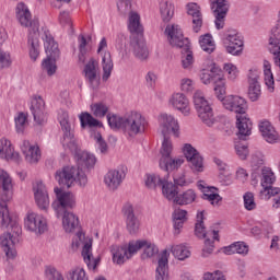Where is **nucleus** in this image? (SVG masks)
Returning <instances> with one entry per match:
<instances>
[{
	"label": "nucleus",
	"instance_id": "20e7f679",
	"mask_svg": "<svg viewBox=\"0 0 280 280\" xmlns=\"http://www.w3.org/2000/svg\"><path fill=\"white\" fill-rule=\"evenodd\" d=\"M55 180L62 187H73L75 183L80 187H86L89 177L84 173V170L74 166H63L55 173Z\"/></svg>",
	"mask_w": 280,
	"mask_h": 280
},
{
	"label": "nucleus",
	"instance_id": "cd10ccee",
	"mask_svg": "<svg viewBox=\"0 0 280 280\" xmlns=\"http://www.w3.org/2000/svg\"><path fill=\"white\" fill-rule=\"evenodd\" d=\"M162 196L168 200V202H172L173 205L176 203V200L178 198V186H175L174 182L170 180V175L164 177V180L162 182Z\"/></svg>",
	"mask_w": 280,
	"mask_h": 280
},
{
	"label": "nucleus",
	"instance_id": "de8ad7c7",
	"mask_svg": "<svg viewBox=\"0 0 280 280\" xmlns=\"http://www.w3.org/2000/svg\"><path fill=\"white\" fill-rule=\"evenodd\" d=\"M82 257L86 264L89 270H95L100 265V257L93 256V248H91V243L88 244L85 250H82Z\"/></svg>",
	"mask_w": 280,
	"mask_h": 280
},
{
	"label": "nucleus",
	"instance_id": "864d4df0",
	"mask_svg": "<svg viewBox=\"0 0 280 280\" xmlns=\"http://www.w3.org/2000/svg\"><path fill=\"white\" fill-rule=\"evenodd\" d=\"M165 177H161L156 173H148L144 177V185L148 189H156L163 185Z\"/></svg>",
	"mask_w": 280,
	"mask_h": 280
},
{
	"label": "nucleus",
	"instance_id": "ddd939ff",
	"mask_svg": "<svg viewBox=\"0 0 280 280\" xmlns=\"http://www.w3.org/2000/svg\"><path fill=\"white\" fill-rule=\"evenodd\" d=\"M97 56L101 57V65L103 69V81L106 82L109 78L110 74L113 73V56L110 55L108 50V40L106 37H102L97 45V50H96Z\"/></svg>",
	"mask_w": 280,
	"mask_h": 280
},
{
	"label": "nucleus",
	"instance_id": "774afa93",
	"mask_svg": "<svg viewBox=\"0 0 280 280\" xmlns=\"http://www.w3.org/2000/svg\"><path fill=\"white\" fill-rule=\"evenodd\" d=\"M68 277L71 280H89V276H86V271L80 267H77L75 269L69 271Z\"/></svg>",
	"mask_w": 280,
	"mask_h": 280
},
{
	"label": "nucleus",
	"instance_id": "c756f323",
	"mask_svg": "<svg viewBox=\"0 0 280 280\" xmlns=\"http://www.w3.org/2000/svg\"><path fill=\"white\" fill-rule=\"evenodd\" d=\"M170 261V250L164 249L161 253V257L158 261V268L155 270V280H170V270L167 264Z\"/></svg>",
	"mask_w": 280,
	"mask_h": 280
},
{
	"label": "nucleus",
	"instance_id": "58836bf2",
	"mask_svg": "<svg viewBox=\"0 0 280 280\" xmlns=\"http://www.w3.org/2000/svg\"><path fill=\"white\" fill-rule=\"evenodd\" d=\"M262 69L265 86L268 93H275V74H272V65H270V61L264 60Z\"/></svg>",
	"mask_w": 280,
	"mask_h": 280
},
{
	"label": "nucleus",
	"instance_id": "7c9ffc66",
	"mask_svg": "<svg viewBox=\"0 0 280 280\" xmlns=\"http://www.w3.org/2000/svg\"><path fill=\"white\" fill-rule=\"evenodd\" d=\"M205 212H197V223L195 225V235L200 240H205V237H213V240H218V231L209 230L208 232L205 230Z\"/></svg>",
	"mask_w": 280,
	"mask_h": 280
},
{
	"label": "nucleus",
	"instance_id": "c9c22d12",
	"mask_svg": "<svg viewBox=\"0 0 280 280\" xmlns=\"http://www.w3.org/2000/svg\"><path fill=\"white\" fill-rule=\"evenodd\" d=\"M236 128L242 137H248L253 132V121L246 113L236 116Z\"/></svg>",
	"mask_w": 280,
	"mask_h": 280
},
{
	"label": "nucleus",
	"instance_id": "7ed1b4c3",
	"mask_svg": "<svg viewBox=\"0 0 280 280\" xmlns=\"http://www.w3.org/2000/svg\"><path fill=\"white\" fill-rule=\"evenodd\" d=\"M194 107L198 118L206 128H215L220 116H215L211 103L205 97V93L200 90L195 91L192 95Z\"/></svg>",
	"mask_w": 280,
	"mask_h": 280
},
{
	"label": "nucleus",
	"instance_id": "052dcab7",
	"mask_svg": "<svg viewBox=\"0 0 280 280\" xmlns=\"http://www.w3.org/2000/svg\"><path fill=\"white\" fill-rule=\"evenodd\" d=\"M188 163L192 174H202V172H205V159L202 155L199 154L188 160Z\"/></svg>",
	"mask_w": 280,
	"mask_h": 280
},
{
	"label": "nucleus",
	"instance_id": "9d476101",
	"mask_svg": "<svg viewBox=\"0 0 280 280\" xmlns=\"http://www.w3.org/2000/svg\"><path fill=\"white\" fill-rule=\"evenodd\" d=\"M21 235V225H14L11 232H7L0 237V246L8 259H14L16 257V244H19V237Z\"/></svg>",
	"mask_w": 280,
	"mask_h": 280
},
{
	"label": "nucleus",
	"instance_id": "aec40b11",
	"mask_svg": "<svg viewBox=\"0 0 280 280\" xmlns=\"http://www.w3.org/2000/svg\"><path fill=\"white\" fill-rule=\"evenodd\" d=\"M122 215L126 220V229L129 235H137L141 231V221L135 214L132 203H125L122 207Z\"/></svg>",
	"mask_w": 280,
	"mask_h": 280
},
{
	"label": "nucleus",
	"instance_id": "c85d7f7f",
	"mask_svg": "<svg viewBox=\"0 0 280 280\" xmlns=\"http://www.w3.org/2000/svg\"><path fill=\"white\" fill-rule=\"evenodd\" d=\"M61 226L65 233H75L80 228V219L73 212H61Z\"/></svg>",
	"mask_w": 280,
	"mask_h": 280
},
{
	"label": "nucleus",
	"instance_id": "2eb2a0df",
	"mask_svg": "<svg viewBox=\"0 0 280 280\" xmlns=\"http://www.w3.org/2000/svg\"><path fill=\"white\" fill-rule=\"evenodd\" d=\"M133 242L136 255L141 250L140 259L142 261H154L159 257V246L156 243L145 238L133 240Z\"/></svg>",
	"mask_w": 280,
	"mask_h": 280
},
{
	"label": "nucleus",
	"instance_id": "6e6d98bb",
	"mask_svg": "<svg viewBox=\"0 0 280 280\" xmlns=\"http://www.w3.org/2000/svg\"><path fill=\"white\" fill-rule=\"evenodd\" d=\"M107 122L113 130H119V128H122V130H126V116L121 117L119 115L108 114Z\"/></svg>",
	"mask_w": 280,
	"mask_h": 280
},
{
	"label": "nucleus",
	"instance_id": "338daca9",
	"mask_svg": "<svg viewBox=\"0 0 280 280\" xmlns=\"http://www.w3.org/2000/svg\"><path fill=\"white\" fill-rule=\"evenodd\" d=\"M280 189L272 186H262L259 192L261 200H270L275 196H279Z\"/></svg>",
	"mask_w": 280,
	"mask_h": 280
},
{
	"label": "nucleus",
	"instance_id": "e2e57ef3",
	"mask_svg": "<svg viewBox=\"0 0 280 280\" xmlns=\"http://www.w3.org/2000/svg\"><path fill=\"white\" fill-rule=\"evenodd\" d=\"M42 69L47 73V75H55L58 70V66H56V59L51 57H47L42 62Z\"/></svg>",
	"mask_w": 280,
	"mask_h": 280
},
{
	"label": "nucleus",
	"instance_id": "393cba45",
	"mask_svg": "<svg viewBox=\"0 0 280 280\" xmlns=\"http://www.w3.org/2000/svg\"><path fill=\"white\" fill-rule=\"evenodd\" d=\"M0 159L2 161H13L21 163V154L14 150V144L8 138L0 139Z\"/></svg>",
	"mask_w": 280,
	"mask_h": 280
},
{
	"label": "nucleus",
	"instance_id": "5701e85b",
	"mask_svg": "<svg viewBox=\"0 0 280 280\" xmlns=\"http://www.w3.org/2000/svg\"><path fill=\"white\" fill-rule=\"evenodd\" d=\"M258 130L262 137V139L267 143H279L280 136L279 131H277V128H275V125L270 122L268 119H261L258 121Z\"/></svg>",
	"mask_w": 280,
	"mask_h": 280
},
{
	"label": "nucleus",
	"instance_id": "bf43d9fd",
	"mask_svg": "<svg viewBox=\"0 0 280 280\" xmlns=\"http://www.w3.org/2000/svg\"><path fill=\"white\" fill-rule=\"evenodd\" d=\"M173 152H174V144L172 143V140L167 137H164L162 147L160 149V154H161L160 161H165L166 159H170Z\"/></svg>",
	"mask_w": 280,
	"mask_h": 280
},
{
	"label": "nucleus",
	"instance_id": "f8f14e48",
	"mask_svg": "<svg viewBox=\"0 0 280 280\" xmlns=\"http://www.w3.org/2000/svg\"><path fill=\"white\" fill-rule=\"evenodd\" d=\"M158 122L159 132H161L163 137H170V135H173L176 139L180 137V125L174 115L162 113L158 117Z\"/></svg>",
	"mask_w": 280,
	"mask_h": 280
},
{
	"label": "nucleus",
	"instance_id": "37998d69",
	"mask_svg": "<svg viewBox=\"0 0 280 280\" xmlns=\"http://www.w3.org/2000/svg\"><path fill=\"white\" fill-rule=\"evenodd\" d=\"M184 52H182L180 57V66L184 71H191L194 69V65H196V59L194 58V51L189 49V44H187V48H183Z\"/></svg>",
	"mask_w": 280,
	"mask_h": 280
},
{
	"label": "nucleus",
	"instance_id": "a19ab883",
	"mask_svg": "<svg viewBox=\"0 0 280 280\" xmlns=\"http://www.w3.org/2000/svg\"><path fill=\"white\" fill-rule=\"evenodd\" d=\"M249 163L252 167V178L253 180H257V178H259V170L264 167V153L256 152L252 154Z\"/></svg>",
	"mask_w": 280,
	"mask_h": 280
},
{
	"label": "nucleus",
	"instance_id": "8fccbe9b",
	"mask_svg": "<svg viewBox=\"0 0 280 280\" xmlns=\"http://www.w3.org/2000/svg\"><path fill=\"white\" fill-rule=\"evenodd\" d=\"M199 45L202 51L206 54H213L215 51V40L213 39L212 34H205L199 37Z\"/></svg>",
	"mask_w": 280,
	"mask_h": 280
},
{
	"label": "nucleus",
	"instance_id": "2f4dec72",
	"mask_svg": "<svg viewBox=\"0 0 280 280\" xmlns=\"http://www.w3.org/2000/svg\"><path fill=\"white\" fill-rule=\"evenodd\" d=\"M187 14L192 18V25L195 32H200L202 27V9L198 3L190 2L186 5Z\"/></svg>",
	"mask_w": 280,
	"mask_h": 280
},
{
	"label": "nucleus",
	"instance_id": "680f3d73",
	"mask_svg": "<svg viewBox=\"0 0 280 280\" xmlns=\"http://www.w3.org/2000/svg\"><path fill=\"white\" fill-rule=\"evenodd\" d=\"M91 137L96 143V148L100 150L101 154H108V143H106L102 133L92 131Z\"/></svg>",
	"mask_w": 280,
	"mask_h": 280
},
{
	"label": "nucleus",
	"instance_id": "39448f33",
	"mask_svg": "<svg viewBox=\"0 0 280 280\" xmlns=\"http://www.w3.org/2000/svg\"><path fill=\"white\" fill-rule=\"evenodd\" d=\"M148 118L140 112L131 110L125 114V135L130 139L143 135L148 130Z\"/></svg>",
	"mask_w": 280,
	"mask_h": 280
},
{
	"label": "nucleus",
	"instance_id": "603ef678",
	"mask_svg": "<svg viewBox=\"0 0 280 280\" xmlns=\"http://www.w3.org/2000/svg\"><path fill=\"white\" fill-rule=\"evenodd\" d=\"M90 110L96 119H104L108 115V105L104 102H96L90 105Z\"/></svg>",
	"mask_w": 280,
	"mask_h": 280
},
{
	"label": "nucleus",
	"instance_id": "69168bd1",
	"mask_svg": "<svg viewBox=\"0 0 280 280\" xmlns=\"http://www.w3.org/2000/svg\"><path fill=\"white\" fill-rule=\"evenodd\" d=\"M44 277L47 280H65V276L60 270L56 269L54 266H47L44 269Z\"/></svg>",
	"mask_w": 280,
	"mask_h": 280
},
{
	"label": "nucleus",
	"instance_id": "f3484780",
	"mask_svg": "<svg viewBox=\"0 0 280 280\" xmlns=\"http://www.w3.org/2000/svg\"><path fill=\"white\" fill-rule=\"evenodd\" d=\"M167 104L173 110H177L184 117L191 115V104L189 98L183 92H174L168 96Z\"/></svg>",
	"mask_w": 280,
	"mask_h": 280
},
{
	"label": "nucleus",
	"instance_id": "412c9836",
	"mask_svg": "<svg viewBox=\"0 0 280 280\" xmlns=\"http://www.w3.org/2000/svg\"><path fill=\"white\" fill-rule=\"evenodd\" d=\"M248 98L250 102H259L261 97V83H259V70L250 69L247 73Z\"/></svg>",
	"mask_w": 280,
	"mask_h": 280
},
{
	"label": "nucleus",
	"instance_id": "4be33fe9",
	"mask_svg": "<svg viewBox=\"0 0 280 280\" xmlns=\"http://www.w3.org/2000/svg\"><path fill=\"white\" fill-rule=\"evenodd\" d=\"M85 79L88 80L91 89L97 91L100 89V63L95 58H91L84 67Z\"/></svg>",
	"mask_w": 280,
	"mask_h": 280
},
{
	"label": "nucleus",
	"instance_id": "f03ea898",
	"mask_svg": "<svg viewBox=\"0 0 280 280\" xmlns=\"http://www.w3.org/2000/svg\"><path fill=\"white\" fill-rule=\"evenodd\" d=\"M16 182L5 170H0V229L19 226L8 209V202L14 198Z\"/></svg>",
	"mask_w": 280,
	"mask_h": 280
},
{
	"label": "nucleus",
	"instance_id": "9b49d317",
	"mask_svg": "<svg viewBox=\"0 0 280 280\" xmlns=\"http://www.w3.org/2000/svg\"><path fill=\"white\" fill-rule=\"evenodd\" d=\"M109 250L113 264L124 266L126 261H129V259H132V256L136 255L135 240L122 245H112Z\"/></svg>",
	"mask_w": 280,
	"mask_h": 280
},
{
	"label": "nucleus",
	"instance_id": "0e129e2a",
	"mask_svg": "<svg viewBox=\"0 0 280 280\" xmlns=\"http://www.w3.org/2000/svg\"><path fill=\"white\" fill-rule=\"evenodd\" d=\"M179 89L182 93H194L196 90V81L189 77H184L179 81Z\"/></svg>",
	"mask_w": 280,
	"mask_h": 280
},
{
	"label": "nucleus",
	"instance_id": "ea45409f",
	"mask_svg": "<svg viewBox=\"0 0 280 280\" xmlns=\"http://www.w3.org/2000/svg\"><path fill=\"white\" fill-rule=\"evenodd\" d=\"M187 222V210L177 208L173 212V224L175 235L180 234V230L183 229L184 224Z\"/></svg>",
	"mask_w": 280,
	"mask_h": 280
},
{
	"label": "nucleus",
	"instance_id": "a211bd4d",
	"mask_svg": "<svg viewBox=\"0 0 280 280\" xmlns=\"http://www.w3.org/2000/svg\"><path fill=\"white\" fill-rule=\"evenodd\" d=\"M165 36L171 45L176 49H187L189 42L183 35V30L178 24H168L164 31Z\"/></svg>",
	"mask_w": 280,
	"mask_h": 280
},
{
	"label": "nucleus",
	"instance_id": "79ce46f5",
	"mask_svg": "<svg viewBox=\"0 0 280 280\" xmlns=\"http://www.w3.org/2000/svg\"><path fill=\"white\" fill-rule=\"evenodd\" d=\"M224 255H248V245L244 242H235L230 246H225L221 249Z\"/></svg>",
	"mask_w": 280,
	"mask_h": 280
},
{
	"label": "nucleus",
	"instance_id": "f257e3e1",
	"mask_svg": "<svg viewBox=\"0 0 280 280\" xmlns=\"http://www.w3.org/2000/svg\"><path fill=\"white\" fill-rule=\"evenodd\" d=\"M16 16L22 27H30L27 39V51L32 62H36L40 58V40H44V49L47 58L58 60L60 58V48L58 43L47 30H38V21H32V13L25 3L20 2L16 5Z\"/></svg>",
	"mask_w": 280,
	"mask_h": 280
},
{
	"label": "nucleus",
	"instance_id": "1a4fd4ad",
	"mask_svg": "<svg viewBox=\"0 0 280 280\" xmlns=\"http://www.w3.org/2000/svg\"><path fill=\"white\" fill-rule=\"evenodd\" d=\"M54 191L56 200L51 203V207L57 218H60L62 213L69 212L67 209H75V195L69 191H62V189L58 187H56Z\"/></svg>",
	"mask_w": 280,
	"mask_h": 280
},
{
	"label": "nucleus",
	"instance_id": "72a5a7b5",
	"mask_svg": "<svg viewBox=\"0 0 280 280\" xmlns=\"http://www.w3.org/2000/svg\"><path fill=\"white\" fill-rule=\"evenodd\" d=\"M198 200V192L194 188H188L183 192H178L175 205L178 207H187L188 205H194Z\"/></svg>",
	"mask_w": 280,
	"mask_h": 280
},
{
	"label": "nucleus",
	"instance_id": "c03bdc74",
	"mask_svg": "<svg viewBox=\"0 0 280 280\" xmlns=\"http://www.w3.org/2000/svg\"><path fill=\"white\" fill-rule=\"evenodd\" d=\"M214 95L221 104L226 100V79L224 77H218L214 80Z\"/></svg>",
	"mask_w": 280,
	"mask_h": 280
},
{
	"label": "nucleus",
	"instance_id": "f704fd0d",
	"mask_svg": "<svg viewBox=\"0 0 280 280\" xmlns=\"http://www.w3.org/2000/svg\"><path fill=\"white\" fill-rule=\"evenodd\" d=\"M218 71V66L211 60L203 63V69L200 71L199 78L202 84L209 85L213 82V74Z\"/></svg>",
	"mask_w": 280,
	"mask_h": 280
},
{
	"label": "nucleus",
	"instance_id": "b1692460",
	"mask_svg": "<svg viewBox=\"0 0 280 280\" xmlns=\"http://www.w3.org/2000/svg\"><path fill=\"white\" fill-rule=\"evenodd\" d=\"M130 47L133 56L138 58V60H148V58H150V50L148 49L143 35H132Z\"/></svg>",
	"mask_w": 280,
	"mask_h": 280
},
{
	"label": "nucleus",
	"instance_id": "4468645a",
	"mask_svg": "<svg viewBox=\"0 0 280 280\" xmlns=\"http://www.w3.org/2000/svg\"><path fill=\"white\" fill-rule=\"evenodd\" d=\"M126 172H128V170L125 166L108 170L103 179L105 187L109 191H117L124 180H126Z\"/></svg>",
	"mask_w": 280,
	"mask_h": 280
},
{
	"label": "nucleus",
	"instance_id": "13d9d810",
	"mask_svg": "<svg viewBox=\"0 0 280 280\" xmlns=\"http://www.w3.org/2000/svg\"><path fill=\"white\" fill-rule=\"evenodd\" d=\"M15 130L19 135H23L25 132V128L30 125V121L27 120V113H19L15 118Z\"/></svg>",
	"mask_w": 280,
	"mask_h": 280
},
{
	"label": "nucleus",
	"instance_id": "3c124183",
	"mask_svg": "<svg viewBox=\"0 0 280 280\" xmlns=\"http://www.w3.org/2000/svg\"><path fill=\"white\" fill-rule=\"evenodd\" d=\"M160 15L164 23H170L174 19V4L170 1H162L160 3Z\"/></svg>",
	"mask_w": 280,
	"mask_h": 280
},
{
	"label": "nucleus",
	"instance_id": "49530a36",
	"mask_svg": "<svg viewBox=\"0 0 280 280\" xmlns=\"http://www.w3.org/2000/svg\"><path fill=\"white\" fill-rule=\"evenodd\" d=\"M79 119L82 128H104V124L88 112L81 113Z\"/></svg>",
	"mask_w": 280,
	"mask_h": 280
},
{
	"label": "nucleus",
	"instance_id": "a878e982",
	"mask_svg": "<svg viewBox=\"0 0 280 280\" xmlns=\"http://www.w3.org/2000/svg\"><path fill=\"white\" fill-rule=\"evenodd\" d=\"M21 150L26 163L30 165H36L40 161V148L38 144L24 140Z\"/></svg>",
	"mask_w": 280,
	"mask_h": 280
},
{
	"label": "nucleus",
	"instance_id": "e433bc0d",
	"mask_svg": "<svg viewBox=\"0 0 280 280\" xmlns=\"http://www.w3.org/2000/svg\"><path fill=\"white\" fill-rule=\"evenodd\" d=\"M185 164V158L176 156V158H166L165 160H160V167L164 170V172H175V170H180Z\"/></svg>",
	"mask_w": 280,
	"mask_h": 280
},
{
	"label": "nucleus",
	"instance_id": "4c0bfd02",
	"mask_svg": "<svg viewBox=\"0 0 280 280\" xmlns=\"http://www.w3.org/2000/svg\"><path fill=\"white\" fill-rule=\"evenodd\" d=\"M128 30L133 36H143V25L139 13L131 11L128 18Z\"/></svg>",
	"mask_w": 280,
	"mask_h": 280
},
{
	"label": "nucleus",
	"instance_id": "bb28decb",
	"mask_svg": "<svg viewBox=\"0 0 280 280\" xmlns=\"http://www.w3.org/2000/svg\"><path fill=\"white\" fill-rule=\"evenodd\" d=\"M31 110L36 124L43 126V124L47 121V114H45V100H43V97L37 96L32 100Z\"/></svg>",
	"mask_w": 280,
	"mask_h": 280
},
{
	"label": "nucleus",
	"instance_id": "a18cd8bd",
	"mask_svg": "<svg viewBox=\"0 0 280 280\" xmlns=\"http://www.w3.org/2000/svg\"><path fill=\"white\" fill-rule=\"evenodd\" d=\"M91 40L90 37H85L84 35H79L78 37V60L81 65L86 62V54H89V42Z\"/></svg>",
	"mask_w": 280,
	"mask_h": 280
},
{
	"label": "nucleus",
	"instance_id": "6ab92c4d",
	"mask_svg": "<svg viewBox=\"0 0 280 280\" xmlns=\"http://www.w3.org/2000/svg\"><path fill=\"white\" fill-rule=\"evenodd\" d=\"M34 200L37 209L39 211H49V191H47V186L43 182H36L33 185Z\"/></svg>",
	"mask_w": 280,
	"mask_h": 280
},
{
	"label": "nucleus",
	"instance_id": "0eeeda50",
	"mask_svg": "<svg viewBox=\"0 0 280 280\" xmlns=\"http://www.w3.org/2000/svg\"><path fill=\"white\" fill-rule=\"evenodd\" d=\"M58 121L63 131L62 145L66 150H70L72 153L80 154V149L78 148V141L73 136V130L71 129V122L69 121V113L61 110L58 114Z\"/></svg>",
	"mask_w": 280,
	"mask_h": 280
},
{
	"label": "nucleus",
	"instance_id": "473e14b6",
	"mask_svg": "<svg viewBox=\"0 0 280 280\" xmlns=\"http://www.w3.org/2000/svg\"><path fill=\"white\" fill-rule=\"evenodd\" d=\"M77 168L79 170H93V167H95V163H97V159L92 153L81 151L77 155Z\"/></svg>",
	"mask_w": 280,
	"mask_h": 280
},
{
	"label": "nucleus",
	"instance_id": "6e6552de",
	"mask_svg": "<svg viewBox=\"0 0 280 280\" xmlns=\"http://www.w3.org/2000/svg\"><path fill=\"white\" fill-rule=\"evenodd\" d=\"M24 229L28 233H33L37 237L45 235L49 230V224L47 223V218L38 212L30 211L24 218Z\"/></svg>",
	"mask_w": 280,
	"mask_h": 280
},
{
	"label": "nucleus",
	"instance_id": "09e8293b",
	"mask_svg": "<svg viewBox=\"0 0 280 280\" xmlns=\"http://www.w3.org/2000/svg\"><path fill=\"white\" fill-rule=\"evenodd\" d=\"M90 244V248H93V238L86 236L83 232H78L72 238V248H80L82 250L86 249V246Z\"/></svg>",
	"mask_w": 280,
	"mask_h": 280
},
{
	"label": "nucleus",
	"instance_id": "dca6fc26",
	"mask_svg": "<svg viewBox=\"0 0 280 280\" xmlns=\"http://www.w3.org/2000/svg\"><path fill=\"white\" fill-rule=\"evenodd\" d=\"M224 110H228V113H234V115H246V112L248 110V102L246 98L235 95V94H229L225 96V100L221 103Z\"/></svg>",
	"mask_w": 280,
	"mask_h": 280
},
{
	"label": "nucleus",
	"instance_id": "5fc2aeb1",
	"mask_svg": "<svg viewBox=\"0 0 280 280\" xmlns=\"http://www.w3.org/2000/svg\"><path fill=\"white\" fill-rule=\"evenodd\" d=\"M171 253L179 261H184V259H188L191 256V252L189 248L183 244L179 245H172Z\"/></svg>",
	"mask_w": 280,
	"mask_h": 280
},
{
	"label": "nucleus",
	"instance_id": "423d86ee",
	"mask_svg": "<svg viewBox=\"0 0 280 280\" xmlns=\"http://www.w3.org/2000/svg\"><path fill=\"white\" fill-rule=\"evenodd\" d=\"M223 47L230 56H242L244 54V37L235 28H228L222 37Z\"/></svg>",
	"mask_w": 280,
	"mask_h": 280
},
{
	"label": "nucleus",
	"instance_id": "4d7b16f0",
	"mask_svg": "<svg viewBox=\"0 0 280 280\" xmlns=\"http://www.w3.org/2000/svg\"><path fill=\"white\" fill-rule=\"evenodd\" d=\"M223 71L230 82H237V79L240 78V68H237L234 63H224Z\"/></svg>",
	"mask_w": 280,
	"mask_h": 280
}]
</instances>
